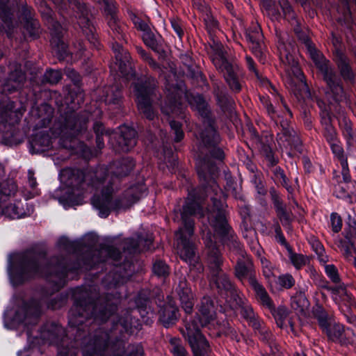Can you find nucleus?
<instances>
[{"label": "nucleus", "instance_id": "1", "mask_svg": "<svg viewBox=\"0 0 356 356\" xmlns=\"http://www.w3.org/2000/svg\"><path fill=\"white\" fill-rule=\"evenodd\" d=\"M197 170L200 179L204 180L209 179V186L204 187L205 192L211 195V193L213 192L216 195V197L211 196V201L213 204V209H207V210L208 221L216 234L212 235L210 229L207 227L202 229V238L207 252L210 284L212 286H215L220 293L224 292L227 298H230L237 305H240L242 300L239 293L221 270L220 266L222 264V259L216 245L218 236L231 249L236 250L241 256H243L241 243L237 241L236 236L227 223L223 210V204L221 200L218 199L221 196L222 191L213 178L217 168L211 163L200 161L197 165Z\"/></svg>", "mask_w": 356, "mask_h": 356}, {"label": "nucleus", "instance_id": "2", "mask_svg": "<svg viewBox=\"0 0 356 356\" xmlns=\"http://www.w3.org/2000/svg\"><path fill=\"white\" fill-rule=\"evenodd\" d=\"M60 181L65 185V195L58 197L65 207L79 204L83 191H95L92 198L93 207L102 218L107 217L111 210L125 209L146 194L144 184H138L128 188L120 198L113 197V176L104 167L83 172L77 169H64L60 174Z\"/></svg>", "mask_w": 356, "mask_h": 356}, {"label": "nucleus", "instance_id": "3", "mask_svg": "<svg viewBox=\"0 0 356 356\" xmlns=\"http://www.w3.org/2000/svg\"><path fill=\"white\" fill-rule=\"evenodd\" d=\"M196 195L195 190L189 193L188 200L181 213L184 227H180L176 233L177 253L181 259L190 265L191 273L195 270L198 273L203 270V266L197 261L193 245L188 239V237L193 234L194 222L191 216L197 215L199 218H202L204 216L201 197H196Z\"/></svg>", "mask_w": 356, "mask_h": 356}, {"label": "nucleus", "instance_id": "4", "mask_svg": "<svg viewBox=\"0 0 356 356\" xmlns=\"http://www.w3.org/2000/svg\"><path fill=\"white\" fill-rule=\"evenodd\" d=\"M41 264V260L31 251L11 255L8 267L11 282L14 284H19L36 276L48 277L49 271L51 270L52 268L56 270L61 268L60 272H56L55 273L58 282L52 280L53 282L60 283L66 276V270L61 266V264H58L54 267L50 265L47 266L45 269H42Z\"/></svg>", "mask_w": 356, "mask_h": 356}, {"label": "nucleus", "instance_id": "5", "mask_svg": "<svg viewBox=\"0 0 356 356\" xmlns=\"http://www.w3.org/2000/svg\"><path fill=\"white\" fill-rule=\"evenodd\" d=\"M166 81L167 85L165 88L168 91V102L165 103V105L162 107V111L165 114L167 115L172 114L177 116L182 115L184 108L181 101V98L184 97L191 107L197 110L203 118L208 117L209 109L207 103L200 95L188 94L186 92L184 85L180 83L175 86L173 83L170 84L168 80Z\"/></svg>", "mask_w": 356, "mask_h": 356}, {"label": "nucleus", "instance_id": "6", "mask_svg": "<svg viewBox=\"0 0 356 356\" xmlns=\"http://www.w3.org/2000/svg\"><path fill=\"white\" fill-rule=\"evenodd\" d=\"M117 303V299L113 300L109 297L106 298L104 307L92 302L88 303L77 302L70 311L69 323L72 327H76L83 323V318L89 317L104 321L115 311Z\"/></svg>", "mask_w": 356, "mask_h": 356}, {"label": "nucleus", "instance_id": "7", "mask_svg": "<svg viewBox=\"0 0 356 356\" xmlns=\"http://www.w3.org/2000/svg\"><path fill=\"white\" fill-rule=\"evenodd\" d=\"M212 61L216 67L220 71L231 90L239 92L241 89V72L238 66L228 60L223 47L217 44Z\"/></svg>", "mask_w": 356, "mask_h": 356}, {"label": "nucleus", "instance_id": "8", "mask_svg": "<svg viewBox=\"0 0 356 356\" xmlns=\"http://www.w3.org/2000/svg\"><path fill=\"white\" fill-rule=\"evenodd\" d=\"M312 58L318 69L323 76V79L327 83L326 96L328 99H332L334 102H341L343 99V90L340 83V80L337 77L334 69L330 62L324 58L311 52Z\"/></svg>", "mask_w": 356, "mask_h": 356}, {"label": "nucleus", "instance_id": "9", "mask_svg": "<svg viewBox=\"0 0 356 356\" xmlns=\"http://www.w3.org/2000/svg\"><path fill=\"white\" fill-rule=\"evenodd\" d=\"M260 100L270 117L275 121L277 124L278 123L280 124V130L277 134V140L279 145L298 149L301 145L300 139L296 131L290 127L289 122H277L276 118H279V115L277 114L271 102L264 97H261Z\"/></svg>", "mask_w": 356, "mask_h": 356}, {"label": "nucleus", "instance_id": "10", "mask_svg": "<svg viewBox=\"0 0 356 356\" xmlns=\"http://www.w3.org/2000/svg\"><path fill=\"white\" fill-rule=\"evenodd\" d=\"M155 87L156 81L152 78H148L145 82L143 80H138L134 84L138 108L145 117L149 120L153 119L154 116L152 102Z\"/></svg>", "mask_w": 356, "mask_h": 356}, {"label": "nucleus", "instance_id": "11", "mask_svg": "<svg viewBox=\"0 0 356 356\" xmlns=\"http://www.w3.org/2000/svg\"><path fill=\"white\" fill-rule=\"evenodd\" d=\"M88 120L86 113L79 115L76 113H72L60 120L61 123L58 134L60 136V140H63L61 144L64 147H72L70 145L64 143L65 140L72 139L86 130Z\"/></svg>", "mask_w": 356, "mask_h": 356}, {"label": "nucleus", "instance_id": "12", "mask_svg": "<svg viewBox=\"0 0 356 356\" xmlns=\"http://www.w3.org/2000/svg\"><path fill=\"white\" fill-rule=\"evenodd\" d=\"M200 326L194 320L186 324L183 334L187 339L195 356H208L209 346L204 337L200 332Z\"/></svg>", "mask_w": 356, "mask_h": 356}, {"label": "nucleus", "instance_id": "13", "mask_svg": "<svg viewBox=\"0 0 356 356\" xmlns=\"http://www.w3.org/2000/svg\"><path fill=\"white\" fill-rule=\"evenodd\" d=\"M204 129H200L195 134L200 145L206 148H212L211 151L212 156L222 160L224 157L223 152L220 148L216 147L220 141V137L216 133L212 122L210 120L204 122Z\"/></svg>", "mask_w": 356, "mask_h": 356}, {"label": "nucleus", "instance_id": "14", "mask_svg": "<svg viewBox=\"0 0 356 356\" xmlns=\"http://www.w3.org/2000/svg\"><path fill=\"white\" fill-rule=\"evenodd\" d=\"M109 336L102 330H97L92 337L84 339L82 348L83 356H104L108 346Z\"/></svg>", "mask_w": 356, "mask_h": 356}, {"label": "nucleus", "instance_id": "15", "mask_svg": "<svg viewBox=\"0 0 356 356\" xmlns=\"http://www.w3.org/2000/svg\"><path fill=\"white\" fill-rule=\"evenodd\" d=\"M40 314V304L33 301L30 304H25L15 312V315L11 319L10 328H14L20 323L25 325L35 323Z\"/></svg>", "mask_w": 356, "mask_h": 356}, {"label": "nucleus", "instance_id": "16", "mask_svg": "<svg viewBox=\"0 0 356 356\" xmlns=\"http://www.w3.org/2000/svg\"><path fill=\"white\" fill-rule=\"evenodd\" d=\"M112 49L115 53L117 64L118 65V70L122 75L127 79H129V76H133L134 72L129 62L130 56L129 52L124 49L118 43L113 44Z\"/></svg>", "mask_w": 356, "mask_h": 356}, {"label": "nucleus", "instance_id": "17", "mask_svg": "<svg viewBox=\"0 0 356 356\" xmlns=\"http://www.w3.org/2000/svg\"><path fill=\"white\" fill-rule=\"evenodd\" d=\"M40 337L44 341L56 345H58L60 342H64L66 339L63 327L55 323L46 324L41 331Z\"/></svg>", "mask_w": 356, "mask_h": 356}, {"label": "nucleus", "instance_id": "18", "mask_svg": "<svg viewBox=\"0 0 356 356\" xmlns=\"http://www.w3.org/2000/svg\"><path fill=\"white\" fill-rule=\"evenodd\" d=\"M136 131L135 129L127 126L120 127L119 136L117 138L118 147H116V150L129 152L136 144Z\"/></svg>", "mask_w": 356, "mask_h": 356}, {"label": "nucleus", "instance_id": "19", "mask_svg": "<svg viewBox=\"0 0 356 356\" xmlns=\"http://www.w3.org/2000/svg\"><path fill=\"white\" fill-rule=\"evenodd\" d=\"M247 40L252 44L251 48L256 56L259 57L261 61L264 62L262 59V40L263 35L261 29L258 24H254L252 28L246 31Z\"/></svg>", "mask_w": 356, "mask_h": 356}, {"label": "nucleus", "instance_id": "20", "mask_svg": "<svg viewBox=\"0 0 356 356\" xmlns=\"http://www.w3.org/2000/svg\"><path fill=\"white\" fill-rule=\"evenodd\" d=\"M286 82L291 87L299 84L305 90L307 96L309 95L307 86L304 80L302 72L300 67L293 61L291 66L286 69Z\"/></svg>", "mask_w": 356, "mask_h": 356}, {"label": "nucleus", "instance_id": "21", "mask_svg": "<svg viewBox=\"0 0 356 356\" xmlns=\"http://www.w3.org/2000/svg\"><path fill=\"white\" fill-rule=\"evenodd\" d=\"M2 203H0V210H1V215H4L5 216L15 219L20 218L27 216H30L33 212L32 207H28L27 204L26 203V209H25L24 206V203L21 202H17L15 204H10L5 207H2Z\"/></svg>", "mask_w": 356, "mask_h": 356}, {"label": "nucleus", "instance_id": "22", "mask_svg": "<svg viewBox=\"0 0 356 356\" xmlns=\"http://www.w3.org/2000/svg\"><path fill=\"white\" fill-rule=\"evenodd\" d=\"M177 291L179 296L182 308L186 313L190 314L193 307V296L191 289L188 287L185 277L180 278Z\"/></svg>", "mask_w": 356, "mask_h": 356}, {"label": "nucleus", "instance_id": "23", "mask_svg": "<svg viewBox=\"0 0 356 356\" xmlns=\"http://www.w3.org/2000/svg\"><path fill=\"white\" fill-rule=\"evenodd\" d=\"M249 284L252 287L257 300H259L262 305L270 310H273V303L272 300L269 297L265 288L259 283L255 277L249 278Z\"/></svg>", "mask_w": 356, "mask_h": 356}, {"label": "nucleus", "instance_id": "24", "mask_svg": "<svg viewBox=\"0 0 356 356\" xmlns=\"http://www.w3.org/2000/svg\"><path fill=\"white\" fill-rule=\"evenodd\" d=\"M334 59L342 77L345 80L353 81L354 79V72L350 65L348 58L341 50H337Z\"/></svg>", "mask_w": 356, "mask_h": 356}, {"label": "nucleus", "instance_id": "25", "mask_svg": "<svg viewBox=\"0 0 356 356\" xmlns=\"http://www.w3.org/2000/svg\"><path fill=\"white\" fill-rule=\"evenodd\" d=\"M200 312L201 314V318L197 323L200 326H204L214 318L215 312L214 306L212 300L209 297H204L200 307Z\"/></svg>", "mask_w": 356, "mask_h": 356}, {"label": "nucleus", "instance_id": "26", "mask_svg": "<svg viewBox=\"0 0 356 356\" xmlns=\"http://www.w3.org/2000/svg\"><path fill=\"white\" fill-rule=\"evenodd\" d=\"M236 277L242 282L247 281L249 284V278L255 277L252 273V264L250 259L243 257L239 259L235 268Z\"/></svg>", "mask_w": 356, "mask_h": 356}, {"label": "nucleus", "instance_id": "27", "mask_svg": "<svg viewBox=\"0 0 356 356\" xmlns=\"http://www.w3.org/2000/svg\"><path fill=\"white\" fill-rule=\"evenodd\" d=\"M252 249L254 254L259 258L263 270V274L266 279L270 280L274 277L273 266L271 263L262 256L263 250L256 241H252Z\"/></svg>", "mask_w": 356, "mask_h": 356}, {"label": "nucleus", "instance_id": "28", "mask_svg": "<svg viewBox=\"0 0 356 356\" xmlns=\"http://www.w3.org/2000/svg\"><path fill=\"white\" fill-rule=\"evenodd\" d=\"M331 109V107H330L329 111L325 109L321 113V123L325 127V136L330 145L336 143V131L331 124L332 116L330 113Z\"/></svg>", "mask_w": 356, "mask_h": 356}, {"label": "nucleus", "instance_id": "29", "mask_svg": "<svg viewBox=\"0 0 356 356\" xmlns=\"http://www.w3.org/2000/svg\"><path fill=\"white\" fill-rule=\"evenodd\" d=\"M272 199L274 203V205L276 208V211L277 216L283 225H289L290 222L292 220V216L290 213L286 211L284 206L283 205L278 194L275 191H272L270 192Z\"/></svg>", "mask_w": 356, "mask_h": 356}, {"label": "nucleus", "instance_id": "30", "mask_svg": "<svg viewBox=\"0 0 356 356\" xmlns=\"http://www.w3.org/2000/svg\"><path fill=\"white\" fill-rule=\"evenodd\" d=\"M24 80V73L20 70H16L10 74L9 79L3 84V90L12 92L20 88Z\"/></svg>", "mask_w": 356, "mask_h": 356}, {"label": "nucleus", "instance_id": "31", "mask_svg": "<svg viewBox=\"0 0 356 356\" xmlns=\"http://www.w3.org/2000/svg\"><path fill=\"white\" fill-rule=\"evenodd\" d=\"M178 310L177 308L171 302L167 305L162 313L161 314L160 319L165 327H169L173 324L177 319Z\"/></svg>", "mask_w": 356, "mask_h": 356}, {"label": "nucleus", "instance_id": "32", "mask_svg": "<svg viewBox=\"0 0 356 356\" xmlns=\"http://www.w3.org/2000/svg\"><path fill=\"white\" fill-rule=\"evenodd\" d=\"M120 252L117 249L112 247L102 248L95 252L93 254L92 261L95 264V263L106 261L105 257H109L114 260L119 259Z\"/></svg>", "mask_w": 356, "mask_h": 356}, {"label": "nucleus", "instance_id": "33", "mask_svg": "<svg viewBox=\"0 0 356 356\" xmlns=\"http://www.w3.org/2000/svg\"><path fill=\"white\" fill-rule=\"evenodd\" d=\"M17 188L13 180L0 181V200H7L17 193Z\"/></svg>", "mask_w": 356, "mask_h": 356}, {"label": "nucleus", "instance_id": "34", "mask_svg": "<svg viewBox=\"0 0 356 356\" xmlns=\"http://www.w3.org/2000/svg\"><path fill=\"white\" fill-rule=\"evenodd\" d=\"M32 146L37 152L45 151L51 146V138L47 134L37 135L33 140Z\"/></svg>", "mask_w": 356, "mask_h": 356}, {"label": "nucleus", "instance_id": "35", "mask_svg": "<svg viewBox=\"0 0 356 356\" xmlns=\"http://www.w3.org/2000/svg\"><path fill=\"white\" fill-rule=\"evenodd\" d=\"M121 97V92L118 86L108 87L105 90L104 101L108 104H118Z\"/></svg>", "mask_w": 356, "mask_h": 356}, {"label": "nucleus", "instance_id": "36", "mask_svg": "<svg viewBox=\"0 0 356 356\" xmlns=\"http://www.w3.org/2000/svg\"><path fill=\"white\" fill-rule=\"evenodd\" d=\"M23 13L24 15V19L26 21V29L29 31V33L31 35H35L38 34V22L31 18V10L27 7L23 8Z\"/></svg>", "mask_w": 356, "mask_h": 356}, {"label": "nucleus", "instance_id": "37", "mask_svg": "<svg viewBox=\"0 0 356 356\" xmlns=\"http://www.w3.org/2000/svg\"><path fill=\"white\" fill-rule=\"evenodd\" d=\"M343 331H344V328L341 325L334 323L330 329H327L326 334L331 339L339 340L342 343L346 342L343 338Z\"/></svg>", "mask_w": 356, "mask_h": 356}, {"label": "nucleus", "instance_id": "38", "mask_svg": "<svg viewBox=\"0 0 356 356\" xmlns=\"http://www.w3.org/2000/svg\"><path fill=\"white\" fill-rule=\"evenodd\" d=\"M288 251L289 258L296 269H300L306 265L307 259L304 255L293 252L290 248H288Z\"/></svg>", "mask_w": 356, "mask_h": 356}, {"label": "nucleus", "instance_id": "39", "mask_svg": "<svg viewBox=\"0 0 356 356\" xmlns=\"http://www.w3.org/2000/svg\"><path fill=\"white\" fill-rule=\"evenodd\" d=\"M170 352L173 356H188V353L179 339L172 338L170 340Z\"/></svg>", "mask_w": 356, "mask_h": 356}, {"label": "nucleus", "instance_id": "40", "mask_svg": "<svg viewBox=\"0 0 356 356\" xmlns=\"http://www.w3.org/2000/svg\"><path fill=\"white\" fill-rule=\"evenodd\" d=\"M143 40L145 44L152 50H159V42L150 29L143 33Z\"/></svg>", "mask_w": 356, "mask_h": 356}, {"label": "nucleus", "instance_id": "41", "mask_svg": "<svg viewBox=\"0 0 356 356\" xmlns=\"http://www.w3.org/2000/svg\"><path fill=\"white\" fill-rule=\"evenodd\" d=\"M143 243L149 245L151 243V241L149 239L143 240L141 237H138L137 241L134 238H129L127 241V249L133 252L140 251L142 249L140 247Z\"/></svg>", "mask_w": 356, "mask_h": 356}, {"label": "nucleus", "instance_id": "42", "mask_svg": "<svg viewBox=\"0 0 356 356\" xmlns=\"http://www.w3.org/2000/svg\"><path fill=\"white\" fill-rule=\"evenodd\" d=\"M60 33H58L56 38H53L51 40V44L54 47L56 46V52L60 57L62 58H65L66 56L68 54L67 51V46L59 39Z\"/></svg>", "mask_w": 356, "mask_h": 356}, {"label": "nucleus", "instance_id": "43", "mask_svg": "<svg viewBox=\"0 0 356 356\" xmlns=\"http://www.w3.org/2000/svg\"><path fill=\"white\" fill-rule=\"evenodd\" d=\"M354 236H351V234H347L346 236L348 241H345L341 244V248L344 252V254L347 259L353 257L354 254L356 256V248L353 243L351 241V238Z\"/></svg>", "mask_w": 356, "mask_h": 356}, {"label": "nucleus", "instance_id": "44", "mask_svg": "<svg viewBox=\"0 0 356 356\" xmlns=\"http://www.w3.org/2000/svg\"><path fill=\"white\" fill-rule=\"evenodd\" d=\"M10 10L8 8L6 0L0 1V17L6 24L7 27L10 28V20L11 19Z\"/></svg>", "mask_w": 356, "mask_h": 356}, {"label": "nucleus", "instance_id": "45", "mask_svg": "<svg viewBox=\"0 0 356 356\" xmlns=\"http://www.w3.org/2000/svg\"><path fill=\"white\" fill-rule=\"evenodd\" d=\"M277 321V323L280 327H282L284 324V321L288 316V310L284 307H280L277 309L273 307V309L270 310Z\"/></svg>", "mask_w": 356, "mask_h": 356}, {"label": "nucleus", "instance_id": "46", "mask_svg": "<svg viewBox=\"0 0 356 356\" xmlns=\"http://www.w3.org/2000/svg\"><path fill=\"white\" fill-rule=\"evenodd\" d=\"M259 334H260L261 339L262 340L269 342L270 351L273 355H275L276 353V351L278 350L277 345L273 341H271L272 334L270 332V331L266 327L265 329H262Z\"/></svg>", "mask_w": 356, "mask_h": 356}, {"label": "nucleus", "instance_id": "47", "mask_svg": "<svg viewBox=\"0 0 356 356\" xmlns=\"http://www.w3.org/2000/svg\"><path fill=\"white\" fill-rule=\"evenodd\" d=\"M312 248L316 254L318 255V257L320 260V261L323 263H326L327 261V256L325 255V250L322 244L316 240H314L312 244Z\"/></svg>", "mask_w": 356, "mask_h": 356}, {"label": "nucleus", "instance_id": "48", "mask_svg": "<svg viewBox=\"0 0 356 356\" xmlns=\"http://www.w3.org/2000/svg\"><path fill=\"white\" fill-rule=\"evenodd\" d=\"M61 79V73L58 70H47L44 74V79L50 83H56Z\"/></svg>", "mask_w": 356, "mask_h": 356}, {"label": "nucleus", "instance_id": "49", "mask_svg": "<svg viewBox=\"0 0 356 356\" xmlns=\"http://www.w3.org/2000/svg\"><path fill=\"white\" fill-rule=\"evenodd\" d=\"M169 123L172 130L175 135V141L179 142L184 138V132L181 128V124L179 122H175L174 120H170Z\"/></svg>", "mask_w": 356, "mask_h": 356}, {"label": "nucleus", "instance_id": "50", "mask_svg": "<svg viewBox=\"0 0 356 356\" xmlns=\"http://www.w3.org/2000/svg\"><path fill=\"white\" fill-rule=\"evenodd\" d=\"M278 283L281 286L286 289H289L294 285L295 280L292 275L289 274H285L280 275L278 277Z\"/></svg>", "mask_w": 356, "mask_h": 356}, {"label": "nucleus", "instance_id": "51", "mask_svg": "<svg viewBox=\"0 0 356 356\" xmlns=\"http://www.w3.org/2000/svg\"><path fill=\"white\" fill-rule=\"evenodd\" d=\"M153 271L158 276H165L168 273V267L164 262L159 261L154 263Z\"/></svg>", "mask_w": 356, "mask_h": 356}, {"label": "nucleus", "instance_id": "52", "mask_svg": "<svg viewBox=\"0 0 356 356\" xmlns=\"http://www.w3.org/2000/svg\"><path fill=\"white\" fill-rule=\"evenodd\" d=\"M129 16L136 28L143 31V33L149 29V25L138 17L134 13H131Z\"/></svg>", "mask_w": 356, "mask_h": 356}, {"label": "nucleus", "instance_id": "53", "mask_svg": "<svg viewBox=\"0 0 356 356\" xmlns=\"http://www.w3.org/2000/svg\"><path fill=\"white\" fill-rule=\"evenodd\" d=\"M240 314L248 322L252 321V319L256 317L252 307L248 305L241 307Z\"/></svg>", "mask_w": 356, "mask_h": 356}, {"label": "nucleus", "instance_id": "54", "mask_svg": "<svg viewBox=\"0 0 356 356\" xmlns=\"http://www.w3.org/2000/svg\"><path fill=\"white\" fill-rule=\"evenodd\" d=\"M330 221L332 231L337 233L341 229L342 220L341 217L336 213H332L330 216Z\"/></svg>", "mask_w": 356, "mask_h": 356}, {"label": "nucleus", "instance_id": "55", "mask_svg": "<svg viewBox=\"0 0 356 356\" xmlns=\"http://www.w3.org/2000/svg\"><path fill=\"white\" fill-rule=\"evenodd\" d=\"M279 4L286 18L293 19L294 17V14L292 10L291 6L287 0H280L279 1Z\"/></svg>", "mask_w": 356, "mask_h": 356}, {"label": "nucleus", "instance_id": "56", "mask_svg": "<svg viewBox=\"0 0 356 356\" xmlns=\"http://www.w3.org/2000/svg\"><path fill=\"white\" fill-rule=\"evenodd\" d=\"M325 270L327 275L331 279L334 283H338L340 281L339 276L337 268L333 265H326L325 266Z\"/></svg>", "mask_w": 356, "mask_h": 356}, {"label": "nucleus", "instance_id": "57", "mask_svg": "<svg viewBox=\"0 0 356 356\" xmlns=\"http://www.w3.org/2000/svg\"><path fill=\"white\" fill-rule=\"evenodd\" d=\"M317 318L320 326L324 331H325V332H327V329H330V326L334 323L327 318V315L324 312L319 314Z\"/></svg>", "mask_w": 356, "mask_h": 356}, {"label": "nucleus", "instance_id": "58", "mask_svg": "<svg viewBox=\"0 0 356 356\" xmlns=\"http://www.w3.org/2000/svg\"><path fill=\"white\" fill-rule=\"evenodd\" d=\"M330 146L334 154L340 160L341 164L342 163V160H347L343 156V150L339 144H337V143H332Z\"/></svg>", "mask_w": 356, "mask_h": 356}, {"label": "nucleus", "instance_id": "59", "mask_svg": "<svg viewBox=\"0 0 356 356\" xmlns=\"http://www.w3.org/2000/svg\"><path fill=\"white\" fill-rule=\"evenodd\" d=\"M246 61H247V65H248V68H249L250 70L253 71V72L255 73L256 76H257V78H258L259 79H260V80H262V81H263V83H264L265 86L270 85L268 79H265V78H262V77H261V76L259 75L258 72H257L256 71V70H255V67H254V61H253V60H252V58L248 57H248H246Z\"/></svg>", "mask_w": 356, "mask_h": 356}, {"label": "nucleus", "instance_id": "60", "mask_svg": "<svg viewBox=\"0 0 356 356\" xmlns=\"http://www.w3.org/2000/svg\"><path fill=\"white\" fill-rule=\"evenodd\" d=\"M275 176L277 181H279L282 185L285 186L287 188V190H289V188L287 186L286 177L283 170L279 168H275Z\"/></svg>", "mask_w": 356, "mask_h": 356}, {"label": "nucleus", "instance_id": "61", "mask_svg": "<svg viewBox=\"0 0 356 356\" xmlns=\"http://www.w3.org/2000/svg\"><path fill=\"white\" fill-rule=\"evenodd\" d=\"M336 195L339 198L341 199H348L351 198L352 192L346 191L345 188L343 186L339 185L335 191Z\"/></svg>", "mask_w": 356, "mask_h": 356}, {"label": "nucleus", "instance_id": "62", "mask_svg": "<svg viewBox=\"0 0 356 356\" xmlns=\"http://www.w3.org/2000/svg\"><path fill=\"white\" fill-rule=\"evenodd\" d=\"M341 165L342 168L341 174L343 176V179L345 183H348L350 181V176L349 175L347 160H342V163Z\"/></svg>", "mask_w": 356, "mask_h": 356}, {"label": "nucleus", "instance_id": "63", "mask_svg": "<svg viewBox=\"0 0 356 356\" xmlns=\"http://www.w3.org/2000/svg\"><path fill=\"white\" fill-rule=\"evenodd\" d=\"M108 26L114 32H116L117 33L120 34L122 32V28L120 27L114 16H111V19H109Z\"/></svg>", "mask_w": 356, "mask_h": 356}, {"label": "nucleus", "instance_id": "64", "mask_svg": "<svg viewBox=\"0 0 356 356\" xmlns=\"http://www.w3.org/2000/svg\"><path fill=\"white\" fill-rule=\"evenodd\" d=\"M58 356H76V353L74 348L63 347L59 348Z\"/></svg>", "mask_w": 356, "mask_h": 356}]
</instances>
